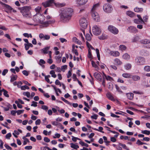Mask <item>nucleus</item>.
I'll return each instance as SVG.
<instances>
[{"instance_id": "nucleus-1", "label": "nucleus", "mask_w": 150, "mask_h": 150, "mask_svg": "<svg viewBox=\"0 0 150 150\" xmlns=\"http://www.w3.org/2000/svg\"><path fill=\"white\" fill-rule=\"evenodd\" d=\"M73 12V10H60L59 15L63 21L66 22L71 19Z\"/></svg>"}, {"instance_id": "nucleus-2", "label": "nucleus", "mask_w": 150, "mask_h": 150, "mask_svg": "<svg viewBox=\"0 0 150 150\" xmlns=\"http://www.w3.org/2000/svg\"><path fill=\"white\" fill-rule=\"evenodd\" d=\"M45 18L43 15L38 13L34 16L33 20L37 23H42L43 21H44L45 20Z\"/></svg>"}, {"instance_id": "nucleus-3", "label": "nucleus", "mask_w": 150, "mask_h": 150, "mask_svg": "<svg viewBox=\"0 0 150 150\" xmlns=\"http://www.w3.org/2000/svg\"><path fill=\"white\" fill-rule=\"evenodd\" d=\"M79 23L81 27L84 29L86 28L88 25V22L86 18L83 17L79 21Z\"/></svg>"}, {"instance_id": "nucleus-4", "label": "nucleus", "mask_w": 150, "mask_h": 150, "mask_svg": "<svg viewBox=\"0 0 150 150\" xmlns=\"http://www.w3.org/2000/svg\"><path fill=\"white\" fill-rule=\"evenodd\" d=\"M140 43L144 45L145 47L147 48H150V40L145 39L140 41Z\"/></svg>"}, {"instance_id": "nucleus-5", "label": "nucleus", "mask_w": 150, "mask_h": 150, "mask_svg": "<svg viewBox=\"0 0 150 150\" xmlns=\"http://www.w3.org/2000/svg\"><path fill=\"white\" fill-rule=\"evenodd\" d=\"M91 13L94 20L96 21H98L99 19L98 13L95 11V10H91Z\"/></svg>"}, {"instance_id": "nucleus-6", "label": "nucleus", "mask_w": 150, "mask_h": 150, "mask_svg": "<svg viewBox=\"0 0 150 150\" xmlns=\"http://www.w3.org/2000/svg\"><path fill=\"white\" fill-rule=\"evenodd\" d=\"M92 32L94 35H98L100 34L101 30L97 26L95 25L93 27Z\"/></svg>"}, {"instance_id": "nucleus-7", "label": "nucleus", "mask_w": 150, "mask_h": 150, "mask_svg": "<svg viewBox=\"0 0 150 150\" xmlns=\"http://www.w3.org/2000/svg\"><path fill=\"white\" fill-rule=\"evenodd\" d=\"M54 0H49L42 3V5L45 8L51 6L54 4Z\"/></svg>"}, {"instance_id": "nucleus-8", "label": "nucleus", "mask_w": 150, "mask_h": 150, "mask_svg": "<svg viewBox=\"0 0 150 150\" xmlns=\"http://www.w3.org/2000/svg\"><path fill=\"white\" fill-rule=\"evenodd\" d=\"M108 29L109 31L114 34H117L118 32V30L114 26L112 25L109 26Z\"/></svg>"}, {"instance_id": "nucleus-9", "label": "nucleus", "mask_w": 150, "mask_h": 150, "mask_svg": "<svg viewBox=\"0 0 150 150\" xmlns=\"http://www.w3.org/2000/svg\"><path fill=\"white\" fill-rule=\"evenodd\" d=\"M136 62L139 65H143L144 64L145 61L144 58L142 57H138L136 59Z\"/></svg>"}, {"instance_id": "nucleus-10", "label": "nucleus", "mask_w": 150, "mask_h": 150, "mask_svg": "<svg viewBox=\"0 0 150 150\" xmlns=\"http://www.w3.org/2000/svg\"><path fill=\"white\" fill-rule=\"evenodd\" d=\"M127 30L128 31L132 33H136L138 32V30L136 28L132 26H130L129 27Z\"/></svg>"}, {"instance_id": "nucleus-11", "label": "nucleus", "mask_w": 150, "mask_h": 150, "mask_svg": "<svg viewBox=\"0 0 150 150\" xmlns=\"http://www.w3.org/2000/svg\"><path fill=\"white\" fill-rule=\"evenodd\" d=\"M20 11L23 15L25 17L28 16L30 15L29 10H20Z\"/></svg>"}, {"instance_id": "nucleus-12", "label": "nucleus", "mask_w": 150, "mask_h": 150, "mask_svg": "<svg viewBox=\"0 0 150 150\" xmlns=\"http://www.w3.org/2000/svg\"><path fill=\"white\" fill-rule=\"evenodd\" d=\"M54 5L57 7L61 8L64 6L66 5V4L64 3H55L54 2Z\"/></svg>"}, {"instance_id": "nucleus-13", "label": "nucleus", "mask_w": 150, "mask_h": 150, "mask_svg": "<svg viewBox=\"0 0 150 150\" xmlns=\"http://www.w3.org/2000/svg\"><path fill=\"white\" fill-rule=\"evenodd\" d=\"M111 55L114 57H118L120 55V53L117 51H111L110 53Z\"/></svg>"}, {"instance_id": "nucleus-14", "label": "nucleus", "mask_w": 150, "mask_h": 150, "mask_svg": "<svg viewBox=\"0 0 150 150\" xmlns=\"http://www.w3.org/2000/svg\"><path fill=\"white\" fill-rule=\"evenodd\" d=\"M140 54L143 56H147L149 54V52L144 50H142L140 51Z\"/></svg>"}, {"instance_id": "nucleus-15", "label": "nucleus", "mask_w": 150, "mask_h": 150, "mask_svg": "<svg viewBox=\"0 0 150 150\" xmlns=\"http://www.w3.org/2000/svg\"><path fill=\"white\" fill-rule=\"evenodd\" d=\"M88 0H77V4L79 6L83 5Z\"/></svg>"}, {"instance_id": "nucleus-16", "label": "nucleus", "mask_w": 150, "mask_h": 150, "mask_svg": "<svg viewBox=\"0 0 150 150\" xmlns=\"http://www.w3.org/2000/svg\"><path fill=\"white\" fill-rule=\"evenodd\" d=\"M106 96L110 100L112 101H115V100L113 97L112 96L110 93L109 92L107 93L106 94Z\"/></svg>"}, {"instance_id": "nucleus-17", "label": "nucleus", "mask_w": 150, "mask_h": 150, "mask_svg": "<svg viewBox=\"0 0 150 150\" xmlns=\"http://www.w3.org/2000/svg\"><path fill=\"white\" fill-rule=\"evenodd\" d=\"M103 9H109L112 8V6L108 4H106L103 6Z\"/></svg>"}, {"instance_id": "nucleus-18", "label": "nucleus", "mask_w": 150, "mask_h": 150, "mask_svg": "<svg viewBox=\"0 0 150 150\" xmlns=\"http://www.w3.org/2000/svg\"><path fill=\"white\" fill-rule=\"evenodd\" d=\"M114 63L116 65H121L122 64V62L117 58L115 59L114 60Z\"/></svg>"}, {"instance_id": "nucleus-19", "label": "nucleus", "mask_w": 150, "mask_h": 150, "mask_svg": "<svg viewBox=\"0 0 150 150\" xmlns=\"http://www.w3.org/2000/svg\"><path fill=\"white\" fill-rule=\"evenodd\" d=\"M131 78L134 81H137L140 79V77L139 76L136 75L131 76Z\"/></svg>"}, {"instance_id": "nucleus-20", "label": "nucleus", "mask_w": 150, "mask_h": 150, "mask_svg": "<svg viewBox=\"0 0 150 150\" xmlns=\"http://www.w3.org/2000/svg\"><path fill=\"white\" fill-rule=\"evenodd\" d=\"M0 4H1L2 6L4 7L5 8L7 9H11V8L9 6L5 4H4L1 1H0Z\"/></svg>"}, {"instance_id": "nucleus-21", "label": "nucleus", "mask_w": 150, "mask_h": 150, "mask_svg": "<svg viewBox=\"0 0 150 150\" xmlns=\"http://www.w3.org/2000/svg\"><path fill=\"white\" fill-rule=\"evenodd\" d=\"M127 14L131 17H133L135 16L134 13L130 11H128L126 12Z\"/></svg>"}, {"instance_id": "nucleus-22", "label": "nucleus", "mask_w": 150, "mask_h": 150, "mask_svg": "<svg viewBox=\"0 0 150 150\" xmlns=\"http://www.w3.org/2000/svg\"><path fill=\"white\" fill-rule=\"evenodd\" d=\"M130 56L127 53H125L122 56V58L123 59L126 60L129 59L130 58Z\"/></svg>"}, {"instance_id": "nucleus-23", "label": "nucleus", "mask_w": 150, "mask_h": 150, "mask_svg": "<svg viewBox=\"0 0 150 150\" xmlns=\"http://www.w3.org/2000/svg\"><path fill=\"white\" fill-rule=\"evenodd\" d=\"M127 95L128 98L130 100H132L133 98L134 94L132 93H127Z\"/></svg>"}, {"instance_id": "nucleus-24", "label": "nucleus", "mask_w": 150, "mask_h": 150, "mask_svg": "<svg viewBox=\"0 0 150 150\" xmlns=\"http://www.w3.org/2000/svg\"><path fill=\"white\" fill-rule=\"evenodd\" d=\"M139 36H135L132 39V42H135L139 41Z\"/></svg>"}, {"instance_id": "nucleus-25", "label": "nucleus", "mask_w": 150, "mask_h": 150, "mask_svg": "<svg viewBox=\"0 0 150 150\" xmlns=\"http://www.w3.org/2000/svg\"><path fill=\"white\" fill-rule=\"evenodd\" d=\"M122 76L125 78H131V75L129 73H124L122 74Z\"/></svg>"}, {"instance_id": "nucleus-26", "label": "nucleus", "mask_w": 150, "mask_h": 150, "mask_svg": "<svg viewBox=\"0 0 150 150\" xmlns=\"http://www.w3.org/2000/svg\"><path fill=\"white\" fill-rule=\"evenodd\" d=\"M17 76L16 75H14L13 74H12L11 76V82H12L13 81H14L16 80L17 79Z\"/></svg>"}, {"instance_id": "nucleus-27", "label": "nucleus", "mask_w": 150, "mask_h": 150, "mask_svg": "<svg viewBox=\"0 0 150 150\" xmlns=\"http://www.w3.org/2000/svg\"><path fill=\"white\" fill-rule=\"evenodd\" d=\"M13 84L14 86L17 85L18 88H20L21 85H22L23 83L21 81H18V82H17L16 81H15L14 82Z\"/></svg>"}, {"instance_id": "nucleus-28", "label": "nucleus", "mask_w": 150, "mask_h": 150, "mask_svg": "<svg viewBox=\"0 0 150 150\" xmlns=\"http://www.w3.org/2000/svg\"><path fill=\"white\" fill-rule=\"evenodd\" d=\"M70 145L71 147L73 149L76 150L79 148L78 145H76L73 143H71Z\"/></svg>"}, {"instance_id": "nucleus-29", "label": "nucleus", "mask_w": 150, "mask_h": 150, "mask_svg": "<svg viewBox=\"0 0 150 150\" xmlns=\"http://www.w3.org/2000/svg\"><path fill=\"white\" fill-rule=\"evenodd\" d=\"M49 47L44 48L41 50V51L45 54H47L48 53L47 51L49 50Z\"/></svg>"}, {"instance_id": "nucleus-30", "label": "nucleus", "mask_w": 150, "mask_h": 150, "mask_svg": "<svg viewBox=\"0 0 150 150\" xmlns=\"http://www.w3.org/2000/svg\"><path fill=\"white\" fill-rule=\"evenodd\" d=\"M134 22L136 24L142 23L143 22V21L141 20L138 19H135L134 20Z\"/></svg>"}, {"instance_id": "nucleus-31", "label": "nucleus", "mask_w": 150, "mask_h": 150, "mask_svg": "<svg viewBox=\"0 0 150 150\" xmlns=\"http://www.w3.org/2000/svg\"><path fill=\"white\" fill-rule=\"evenodd\" d=\"M104 76H105L106 79L107 80L111 81L113 80V78L109 76H106L105 74L103 73Z\"/></svg>"}, {"instance_id": "nucleus-32", "label": "nucleus", "mask_w": 150, "mask_h": 150, "mask_svg": "<svg viewBox=\"0 0 150 150\" xmlns=\"http://www.w3.org/2000/svg\"><path fill=\"white\" fill-rule=\"evenodd\" d=\"M124 67L126 70H128L131 69L132 66L130 64L128 63L126 64V65H125Z\"/></svg>"}, {"instance_id": "nucleus-33", "label": "nucleus", "mask_w": 150, "mask_h": 150, "mask_svg": "<svg viewBox=\"0 0 150 150\" xmlns=\"http://www.w3.org/2000/svg\"><path fill=\"white\" fill-rule=\"evenodd\" d=\"M73 41L79 44H81V42L79 41L76 37H74L73 38Z\"/></svg>"}, {"instance_id": "nucleus-34", "label": "nucleus", "mask_w": 150, "mask_h": 150, "mask_svg": "<svg viewBox=\"0 0 150 150\" xmlns=\"http://www.w3.org/2000/svg\"><path fill=\"white\" fill-rule=\"evenodd\" d=\"M100 5L99 3H97L93 5L91 9H96L99 8Z\"/></svg>"}, {"instance_id": "nucleus-35", "label": "nucleus", "mask_w": 150, "mask_h": 150, "mask_svg": "<svg viewBox=\"0 0 150 150\" xmlns=\"http://www.w3.org/2000/svg\"><path fill=\"white\" fill-rule=\"evenodd\" d=\"M86 38L88 41H90L91 40V38L89 34L87 33L85 35Z\"/></svg>"}, {"instance_id": "nucleus-36", "label": "nucleus", "mask_w": 150, "mask_h": 150, "mask_svg": "<svg viewBox=\"0 0 150 150\" xmlns=\"http://www.w3.org/2000/svg\"><path fill=\"white\" fill-rule=\"evenodd\" d=\"M50 74L52 75V77L55 78L56 77L57 75L55 74V72L53 70H51L50 72Z\"/></svg>"}, {"instance_id": "nucleus-37", "label": "nucleus", "mask_w": 150, "mask_h": 150, "mask_svg": "<svg viewBox=\"0 0 150 150\" xmlns=\"http://www.w3.org/2000/svg\"><path fill=\"white\" fill-rule=\"evenodd\" d=\"M94 130L99 131L102 133H104V132L102 131L103 129V128L102 127H99L98 128V129L96 128H94Z\"/></svg>"}, {"instance_id": "nucleus-38", "label": "nucleus", "mask_w": 150, "mask_h": 150, "mask_svg": "<svg viewBox=\"0 0 150 150\" xmlns=\"http://www.w3.org/2000/svg\"><path fill=\"white\" fill-rule=\"evenodd\" d=\"M20 87L22 90H25L26 89H29V87L26 85L21 86Z\"/></svg>"}, {"instance_id": "nucleus-39", "label": "nucleus", "mask_w": 150, "mask_h": 150, "mask_svg": "<svg viewBox=\"0 0 150 150\" xmlns=\"http://www.w3.org/2000/svg\"><path fill=\"white\" fill-rule=\"evenodd\" d=\"M79 143L82 146H85L86 147H88V145L87 144L85 143L82 141L80 142H79Z\"/></svg>"}, {"instance_id": "nucleus-40", "label": "nucleus", "mask_w": 150, "mask_h": 150, "mask_svg": "<svg viewBox=\"0 0 150 150\" xmlns=\"http://www.w3.org/2000/svg\"><path fill=\"white\" fill-rule=\"evenodd\" d=\"M96 50L97 53V55L98 59V60H100V57L99 52V50L98 49H96Z\"/></svg>"}, {"instance_id": "nucleus-41", "label": "nucleus", "mask_w": 150, "mask_h": 150, "mask_svg": "<svg viewBox=\"0 0 150 150\" xmlns=\"http://www.w3.org/2000/svg\"><path fill=\"white\" fill-rule=\"evenodd\" d=\"M142 134L149 135L150 134V131L147 130H142Z\"/></svg>"}, {"instance_id": "nucleus-42", "label": "nucleus", "mask_w": 150, "mask_h": 150, "mask_svg": "<svg viewBox=\"0 0 150 150\" xmlns=\"http://www.w3.org/2000/svg\"><path fill=\"white\" fill-rule=\"evenodd\" d=\"M119 145L120 146H122V147L124 148V149H126V150H128V148H127V147L126 146V145H125V144H122L121 143H119Z\"/></svg>"}, {"instance_id": "nucleus-43", "label": "nucleus", "mask_w": 150, "mask_h": 150, "mask_svg": "<svg viewBox=\"0 0 150 150\" xmlns=\"http://www.w3.org/2000/svg\"><path fill=\"white\" fill-rule=\"evenodd\" d=\"M126 47L125 46L122 45L120 46V48L122 50H125L126 49Z\"/></svg>"}, {"instance_id": "nucleus-44", "label": "nucleus", "mask_w": 150, "mask_h": 150, "mask_svg": "<svg viewBox=\"0 0 150 150\" xmlns=\"http://www.w3.org/2000/svg\"><path fill=\"white\" fill-rule=\"evenodd\" d=\"M96 78L97 79L98 81H102V77L99 74L98 76H97Z\"/></svg>"}, {"instance_id": "nucleus-45", "label": "nucleus", "mask_w": 150, "mask_h": 150, "mask_svg": "<svg viewBox=\"0 0 150 150\" xmlns=\"http://www.w3.org/2000/svg\"><path fill=\"white\" fill-rule=\"evenodd\" d=\"M91 64L93 67H95V68H98V66L93 61H91Z\"/></svg>"}, {"instance_id": "nucleus-46", "label": "nucleus", "mask_w": 150, "mask_h": 150, "mask_svg": "<svg viewBox=\"0 0 150 150\" xmlns=\"http://www.w3.org/2000/svg\"><path fill=\"white\" fill-rule=\"evenodd\" d=\"M144 69L145 71H150V66H145L144 67Z\"/></svg>"}, {"instance_id": "nucleus-47", "label": "nucleus", "mask_w": 150, "mask_h": 150, "mask_svg": "<svg viewBox=\"0 0 150 150\" xmlns=\"http://www.w3.org/2000/svg\"><path fill=\"white\" fill-rule=\"evenodd\" d=\"M74 45H73L72 46V51L74 52V53H75V54L77 55V56H78L79 54L78 53V52H77V51L76 50H74Z\"/></svg>"}, {"instance_id": "nucleus-48", "label": "nucleus", "mask_w": 150, "mask_h": 150, "mask_svg": "<svg viewBox=\"0 0 150 150\" xmlns=\"http://www.w3.org/2000/svg\"><path fill=\"white\" fill-rule=\"evenodd\" d=\"M23 94L25 96H26L28 98H29L30 96V93L29 92H24L23 93Z\"/></svg>"}, {"instance_id": "nucleus-49", "label": "nucleus", "mask_w": 150, "mask_h": 150, "mask_svg": "<svg viewBox=\"0 0 150 150\" xmlns=\"http://www.w3.org/2000/svg\"><path fill=\"white\" fill-rule=\"evenodd\" d=\"M86 45L90 49L91 48V49L95 50L94 48L93 47H92L90 44H89L88 42H86Z\"/></svg>"}, {"instance_id": "nucleus-50", "label": "nucleus", "mask_w": 150, "mask_h": 150, "mask_svg": "<svg viewBox=\"0 0 150 150\" xmlns=\"http://www.w3.org/2000/svg\"><path fill=\"white\" fill-rule=\"evenodd\" d=\"M24 111V110H19L16 111V112L18 115H19L20 114L23 113Z\"/></svg>"}, {"instance_id": "nucleus-51", "label": "nucleus", "mask_w": 150, "mask_h": 150, "mask_svg": "<svg viewBox=\"0 0 150 150\" xmlns=\"http://www.w3.org/2000/svg\"><path fill=\"white\" fill-rule=\"evenodd\" d=\"M45 61L42 59H40V62L39 64L41 66L42 64H45Z\"/></svg>"}, {"instance_id": "nucleus-52", "label": "nucleus", "mask_w": 150, "mask_h": 150, "mask_svg": "<svg viewBox=\"0 0 150 150\" xmlns=\"http://www.w3.org/2000/svg\"><path fill=\"white\" fill-rule=\"evenodd\" d=\"M32 103L31 104V106H34V107H36L37 106V102L34 101H33Z\"/></svg>"}, {"instance_id": "nucleus-53", "label": "nucleus", "mask_w": 150, "mask_h": 150, "mask_svg": "<svg viewBox=\"0 0 150 150\" xmlns=\"http://www.w3.org/2000/svg\"><path fill=\"white\" fill-rule=\"evenodd\" d=\"M41 108L42 109L47 110L48 109V107L45 105H42L41 106Z\"/></svg>"}, {"instance_id": "nucleus-54", "label": "nucleus", "mask_w": 150, "mask_h": 150, "mask_svg": "<svg viewBox=\"0 0 150 150\" xmlns=\"http://www.w3.org/2000/svg\"><path fill=\"white\" fill-rule=\"evenodd\" d=\"M50 38V36L48 35H45L43 40H48Z\"/></svg>"}, {"instance_id": "nucleus-55", "label": "nucleus", "mask_w": 150, "mask_h": 150, "mask_svg": "<svg viewBox=\"0 0 150 150\" xmlns=\"http://www.w3.org/2000/svg\"><path fill=\"white\" fill-rule=\"evenodd\" d=\"M14 13H15L16 12V10H5V11L8 13H11L12 12V11Z\"/></svg>"}, {"instance_id": "nucleus-56", "label": "nucleus", "mask_w": 150, "mask_h": 150, "mask_svg": "<svg viewBox=\"0 0 150 150\" xmlns=\"http://www.w3.org/2000/svg\"><path fill=\"white\" fill-rule=\"evenodd\" d=\"M11 136V134L10 133H9L7 134H6V139H10V138Z\"/></svg>"}, {"instance_id": "nucleus-57", "label": "nucleus", "mask_w": 150, "mask_h": 150, "mask_svg": "<svg viewBox=\"0 0 150 150\" xmlns=\"http://www.w3.org/2000/svg\"><path fill=\"white\" fill-rule=\"evenodd\" d=\"M8 70L7 69H5L4 70L2 73V74L3 76H5L6 74L8 72Z\"/></svg>"}, {"instance_id": "nucleus-58", "label": "nucleus", "mask_w": 150, "mask_h": 150, "mask_svg": "<svg viewBox=\"0 0 150 150\" xmlns=\"http://www.w3.org/2000/svg\"><path fill=\"white\" fill-rule=\"evenodd\" d=\"M44 140L46 142H50V139L47 137H45L44 138Z\"/></svg>"}, {"instance_id": "nucleus-59", "label": "nucleus", "mask_w": 150, "mask_h": 150, "mask_svg": "<svg viewBox=\"0 0 150 150\" xmlns=\"http://www.w3.org/2000/svg\"><path fill=\"white\" fill-rule=\"evenodd\" d=\"M98 115H97L95 114L94 115H92L91 116V118L92 119L96 120L97 119Z\"/></svg>"}, {"instance_id": "nucleus-60", "label": "nucleus", "mask_w": 150, "mask_h": 150, "mask_svg": "<svg viewBox=\"0 0 150 150\" xmlns=\"http://www.w3.org/2000/svg\"><path fill=\"white\" fill-rule=\"evenodd\" d=\"M41 121L40 119H38L36 120L35 122L36 125H39L40 124Z\"/></svg>"}, {"instance_id": "nucleus-61", "label": "nucleus", "mask_w": 150, "mask_h": 150, "mask_svg": "<svg viewBox=\"0 0 150 150\" xmlns=\"http://www.w3.org/2000/svg\"><path fill=\"white\" fill-rule=\"evenodd\" d=\"M113 85L112 83H110L109 84L108 88L110 89V90H112L113 89Z\"/></svg>"}, {"instance_id": "nucleus-62", "label": "nucleus", "mask_w": 150, "mask_h": 150, "mask_svg": "<svg viewBox=\"0 0 150 150\" xmlns=\"http://www.w3.org/2000/svg\"><path fill=\"white\" fill-rule=\"evenodd\" d=\"M88 57L89 58H91V50L89 48L88 49Z\"/></svg>"}, {"instance_id": "nucleus-63", "label": "nucleus", "mask_w": 150, "mask_h": 150, "mask_svg": "<svg viewBox=\"0 0 150 150\" xmlns=\"http://www.w3.org/2000/svg\"><path fill=\"white\" fill-rule=\"evenodd\" d=\"M99 38L100 40H104L106 38V37L103 35L98 37Z\"/></svg>"}, {"instance_id": "nucleus-64", "label": "nucleus", "mask_w": 150, "mask_h": 150, "mask_svg": "<svg viewBox=\"0 0 150 150\" xmlns=\"http://www.w3.org/2000/svg\"><path fill=\"white\" fill-rule=\"evenodd\" d=\"M23 74L26 76H28V71L26 70H23L22 71Z\"/></svg>"}]
</instances>
